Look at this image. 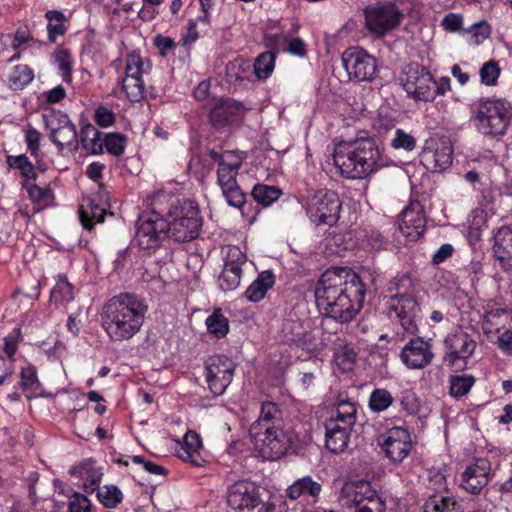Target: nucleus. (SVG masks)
Segmentation results:
<instances>
[{
	"mask_svg": "<svg viewBox=\"0 0 512 512\" xmlns=\"http://www.w3.org/2000/svg\"><path fill=\"white\" fill-rule=\"evenodd\" d=\"M365 284L347 267H331L316 282L314 296L319 312L340 323H349L361 310Z\"/></svg>",
	"mask_w": 512,
	"mask_h": 512,
	"instance_id": "obj_1",
	"label": "nucleus"
},
{
	"mask_svg": "<svg viewBox=\"0 0 512 512\" xmlns=\"http://www.w3.org/2000/svg\"><path fill=\"white\" fill-rule=\"evenodd\" d=\"M274 283V274L269 270L262 271L246 289L244 295L249 301L258 302L265 297L267 291L273 287Z\"/></svg>",
	"mask_w": 512,
	"mask_h": 512,
	"instance_id": "obj_32",
	"label": "nucleus"
},
{
	"mask_svg": "<svg viewBox=\"0 0 512 512\" xmlns=\"http://www.w3.org/2000/svg\"><path fill=\"white\" fill-rule=\"evenodd\" d=\"M29 197L35 202L47 201L52 196L49 188H41L36 184H32L27 188Z\"/></svg>",
	"mask_w": 512,
	"mask_h": 512,
	"instance_id": "obj_64",
	"label": "nucleus"
},
{
	"mask_svg": "<svg viewBox=\"0 0 512 512\" xmlns=\"http://www.w3.org/2000/svg\"><path fill=\"white\" fill-rule=\"evenodd\" d=\"M100 202H102V196L98 194L93 197H88L81 205L79 215L85 229L91 230L94 224L104 221L109 204L106 200L103 203Z\"/></svg>",
	"mask_w": 512,
	"mask_h": 512,
	"instance_id": "obj_28",
	"label": "nucleus"
},
{
	"mask_svg": "<svg viewBox=\"0 0 512 512\" xmlns=\"http://www.w3.org/2000/svg\"><path fill=\"white\" fill-rule=\"evenodd\" d=\"M96 489L99 501L108 508L116 507L123 499L121 490L115 485H105Z\"/></svg>",
	"mask_w": 512,
	"mask_h": 512,
	"instance_id": "obj_51",
	"label": "nucleus"
},
{
	"mask_svg": "<svg viewBox=\"0 0 512 512\" xmlns=\"http://www.w3.org/2000/svg\"><path fill=\"white\" fill-rule=\"evenodd\" d=\"M333 160L343 176L351 179L366 177L365 171H361V163L358 162L360 159L355 140L337 144L334 149Z\"/></svg>",
	"mask_w": 512,
	"mask_h": 512,
	"instance_id": "obj_19",
	"label": "nucleus"
},
{
	"mask_svg": "<svg viewBox=\"0 0 512 512\" xmlns=\"http://www.w3.org/2000/svg\"><path fill=\"white\" fill-rule=\"evenodd\" d=\"M121 85L131 102H139L144 98L145 87L142 78L125 75L121 80Z\"/></svg>",
	"mask_w": 512,
	"mask_h": 512,
	"instance_id": "obj_44",
	"label": "nucleus"
},
{
	"mask_svg": "<svg viewBox=\"0 0 512 512\" xmlns=\"http://www.w3.org/2000/svg\"><path fill=\"white\" fill-rule=\"evenodd\" d=\"M378 444L389 461L400 464L412 449V439L408 429L393 427L378 437Z\"/></svg>",
	"mask_w": 512,
	"mask_h": 512,
	"instance_id": "obj_18",
	"label": "nucleus"
},
{
	"mask_svg": "<svg viewBox=\"0 0 512 512\" xmlns=\"http://www.w3.org/2000/svg\"><path fill=\"white\" fill-rule=\"evenodd\" d=\"M247 257L237 246H228L224 257V266L242 269Z\"/></svg>",
	"mask_w": 512,
	"mask_h": 512,
	"instance_id": "obj_55",
	"label": "nucleus"
},
{
	"mask_svg": "<svg viewBox=\"0 0 512 512\" xmlns=\"http://www.w3.org/2000/svg\"><path fill=\"white\" fill-rule=\"evenodd\" d=\"M336 410L338 414L344 416V425L353 427L356 422V404L349 400H340L337 404Z\"/></svg>",
	"mask_w": 512,
	"mask_h": 512,
	"instance_id": "obj_57",
	"label": "nucleus"
},
{
	"mask_svg": "<svg viewBox=\"0 0 512 512\" xmlns=\"http://www.w3.org/2000/svg\"><path fill=\"white\" fill-rule=\"evenodd\" d=\"M69 474L84 480L83 488L86 493H93L98 488L103 476L101 469L96 466V461L92 458L84 459L73 465L69 469Z\"/></svg>",
	"mask_w": 512,
	"mask_h": 512,
	"instance_id": "obj_26",
	"label": "nucleus"
},
{
	"mask_svg": "<svg viewBox=\"0 0 512 512\" xmlns=\"http://www.w3.org/2000/svg\"><path fill=\"white\" fill-rule=\"evenodd\" d=\"M399 82L407 95L415 101H433V76L423 65L417 62L405 65L401 70Z\"/></svg>",
	"mask_w": 512,
	"mask_h": 512,
	"instance_id": "obj_13",
	"label": "nucleus"
},
{
	"mask_svg": "<svg viewBox=\"0 0 512 512\" xmlns=\"http://www.w3.org/2000/svg\"><path fill=\"white\" fill-rule=\"evenodd\" d=\"M453 148L449 141L430 140L421 153V161L432 172H442L450 167Z\"/></svg>",
	"mask_w": 512,
	"mask_h": 512,
	"instance_id": "obj_21",
	"label": "nucleus"
},
{
	"mask_svg": "<svg viewBox=\"0 0 512 512\" xmlns=\"http://www.w3.org/2000/svg\"><path fill=\"white\" fill-rule=\"evenodd\" d=\"M20 379V387L26 392V397L30 399L40 388V382L35 367L28 366L22 368Z\"/></svg>",
	"mask_w": 512,
	"mask_h": 512,
	"instance_id": "obj_48",
	"label": "nucleus"
},
{
	"mask_svg": "<svg viewBox=\"0 0 512 512\" xmlns=\"http://www.w3.org/2000/svg\"><path fill=\"white\" fill-rule=\"evenodd\" d=\"M443 344L446 349L442 359L443 363L456 372L467 367V361L473 355L477 346L471 335L463 331L447 335Z\"/></svg>",
	"mask_w": 512,
	"mask_h": 512,
	"instance_id": "obj_15",
	"label": "nucleus"
},
{
	"mask_svg": "<svg viewBox=\"0 0 512 512\" xmlns=\"http://www.w3.org/2000/svg\"><path fill=\"white\" fill-rule=\"evenodd\" d=\"M493 252L505 272L512 271V226H503L494 235Z\"/></svg>",
	"mask_w": 512,
	"mask_h": 512,
	"instance_id": "obj_27",
	"label": "nucleus"
},
{
	"mask_svg": "<svg viewBox=\"0 0 512 512\" xmlns=\"http://www.w3.org/2000/svg\"><path fill=\"white\" fill-rule=\"evenodd\" d=\"M321 491V483L313 480L311 476H304L297 479L286 489V496L291 500H297L300 497H310L315 503Z\"/></svg>",
	"mask_w": 512,
	"mask_h": 512,
	"instance_id": "obj_31",
	"label": "nucleus"
},
{
	"mask_svg": "<svg viewBox=\"0 0 512 512\" xmlns=\"http://www.w3.org/2000/svg\"><path fill=\"white\" fill-rule=\"evenodd\" d=\"M241 277L242 269L223 265V269L218 276V286L224 292L233 291L240 285Z\"/></svg>",
	"mask_w": 512,
	"mask_h": 512,
	"instance_id": "obj_45",
	"label": "nucleus"
},
{
	"mask_svg": "<svg viewBox=\"0 0 512 512\" xmlns=\"http://www.w3.org/2000/svg\"><path fill=\"white\" fill-rule=\"evenodd\" d=\"M156 194L149 198L148 211L143 212L136 223L135 242L148 254L158 250L170 237L169 224L164 214L156 209Z\"/></svg>",
	"mask_w": 512,
	"mask_h": 512,
	"instance_id": "obj_6",
	"label": "nucleus"
},
{
	"mask_svg": "<svg viewBox=\"0 0 512 512\" xmlns=\"http://www.w3.org/2000/svg\"><path fill=\"white\" fill-rule=\"evenodd\" d=\"M206 325L208 331L217 338H223L229 331V321L219 310L208 316Z\"/></svg>",
	"mask_w": 512,
	"mask_h": 512,
	"instance_id": "obj_50",
	"label": "nucleus"
},
{
	"mask_svg": "<svg viewBox=\"0 0 512 512\" xmlns=\"http://www.w3.org/2000/svg\"><path fill=\"white\" fill-rule=\"evenodd\" d=\"M339 503L343 508L354 509V512H386V503L365 481L345 483L339 495Z\"/></svg>",
	"mask_w": 512,
	"mask_h": 512,
	"instance_id": "obj_9",
	"label": "nucleus"
},
{
	"mask_svg": "<svg viewBox=\"0 0 512 512\" xmlns=\"http://www.w3.org/2000/svg\"><path fill=\"white\" fill-rule=\"evenodd\" d=\"M95 122L101 127H109L115 122V114L105 106H99L94 114Z\"/></svg>",
	"mask_w": 512,
	"mask_h": 512,
	"instance_id": "obj_60",
	"label": "nucleus"
},
{
	"mask_svg": "<svg viewBox=\"0 0 512 512\" xmlns=\"http://www.w3.org/2000/svg\"><path fill=\"white\" fill-rule=\"evenodd\" d=\"M79 143H81L82 148L89 154L99 155L103 153L101 133L92 124H86L81 128Z\"/></svg>",
	"mask_w": 512,
	"mask_h": 512,
	"instance_id": "obj_33",
	"label": "nucleus"
},
{
	"mask_svg": "<svg viewBox=\"0 0 512 512\" xmlns=\"http://www.w3.org/2000/svg\"><path fill=\"white\" fill-rule=\"evenodd\" d=\"M394 403L391 392L384 388H375L368 401V407L372 412L381 413L386 411Z\"/></svg>",
	"mask_w": 512,
	"mask_h": 512,
	"instance_id": "obj_41",
	"label": "nucleus"
},
{
	"mask_svg": "<svg viewBox=\"0 0 512 512\" xmlns=\"http://www.w3.org/2000/svg\"><path fill=\"white\" fill-rule=\"evenodd\" d=\"M234 362L224 355H214L205 362V378L208 388L215 396L222 395L232 382Z\"/></svg>",
	"mask_w": 512,
	"mask_h": 512,
	"instance_id": "obj_17",
	"label": "nucleus"
},
{
	"mask_svg": "<svg viewBox=\"0 0 512 512\" xmlns=\"http://www.w3.org/2000/svg\"><path fill=\"white\" fill-rule=\"evenodd\" d=\"M7 164L10 168L19 170L21 176L27 180H35L37 177L33 164L24 154L18 156H8Z\"/></svg>",
	"mask_w": 512,
	"mask_h": 512,
	"instance_id": "obj_49",
	"label": "nucleus"
},
{
	"mask_svg": "<svg viewBox=\"0 0 512 512\" xmlns=\"http://www.w3.org/2000/svg\"><path fill=\"white\" fill-rule=\"evenodd\" d=\"M392 285L398 292L392 295L388 301L390 315L395 314L403 329L411 334L418 331L417 321L420 317V306L414 296L408 293L412 282L407 275L395 278Z\"/></svg>",
	"mask_w": 512,
	"mask_h": 512,
	"instance_id": "obj_8",
	"label": "nucleus"
},
{
	"mask_svg": "<svg viewBox=\"0 0 512 512\" xmlns=\"http://www.w3.org/2000/svg\"><path fill=\"white\" fill-rule=\"evenodd\" d=\"M358 148L361 171H365L366 177L382 168L385 163L382 159L380 149L373 138L355 139Z\"/></svg>",
	"mask_w": 512,
	"mask_h": 512,
	"instance_id": "obj_24",
	"label": "nucleus"
},
{
	"mask_svg": "<svg viewBox=\"0 0 512 512\" xmlns=\"http://www.w3.org/2000/svg\"><path fill=\"white\" fill-rule=\"evenodd\" d=\"M276 53L266 51L261 53L255 60L254 72L258 79H267L274 70Z\"/></svg>",
	"mask_w": 512,
	"mask_h": 512,
	"instance_id": "obj_46",
	"label": "nucleus"
},
{
	"mask_svg": "<svg viewBox=\"0 0 512 512\" xmlns=\"http://www.w3.org/2000/svg\"><path fill=\"white\" fill-rule=\"evenodd\" d=\"M281 419V411L278 406L273 402H264L261 406V413L258 420L254 421L251 426L257 425L256 431L277 426L275 423Z\"/></svg>",
	"mask_w": 512,
	"mask_h": 512,
	"instance_id": "obj_35",
	"label": "nucleus"
},
{
	"mask_svg": "<svg viewBox=\"0 0 512 512\" xmlns=\"http://www.w3.org/2000/svg\"><path fill=\"white\" fill-rule=\"evenodd\" d=\"M282 333L285 341L289 344L307 349L312 345L311 333L304 326V322L298 318H287L282 325Z\"/></svg>",
	"mask_w": 512,
	"mask_h": 512,
	"instance_id": "obj_29",
	"label": "nucleus"
},
{
	"mask_svg": "<svg viewBox=\"0 0 512 512\" xmlns=\"http://www.w3.org/2000/svg\"><path fill=\"white\" fill-rule=\"evenodd\" d=\"M42 118L49 138L57 146L59 152L65 148L71 152L78 151L79 139L76 126L67 114L53 110L43 114Z\"/></svg>",
	"mask_w": 512,
	"mask_h": 512,
	"instance_id": "obj_12",
	"label": "nucleus"
},
{
	"mask_svg": "<svg viewBox=\"0 0 512 512\" xmlns=\"http://www.w3.org/2000/svg\"><path fill=\"white\" fill-rule=\"evenodd\" d=\"M363 13L367 29L378 37L397 28L404 19L403 11L390 1L370 4Z\"/></svg>",
	"mask_w": 512,
	"mask_h": 512,
	"instance_id": "obj_10",
	"label": "nucleus"
},
{
	"mask_svg": "<svg viewBox=\"0 0 512 512\" xmlns=\"http://www.w3.org/2000/svg\"><path fill=\"white\" fill-rule=\"evenodd\" d=\"M48 20L47 33L50 42H55L58 36H62L66 33L67 27L65 22L66 16L58 10H49L45 14Z\"/></svg>",
	"mask_w": 512,
	"mask_h": 512,
	"instance_id": "obj_36",
	"label": "nucleus"
},
{
	"mask_svg": "<svg viewBox=\"0 0 512 512\" xmlns=\"http://www.w3.org/2000/svg\"><path fill=\"white\" fill-rule=\"evenodd\" d=\"M449 383V394L452 397L459 398L471 390L475 383V378L468 374L453 375L450 377Z\"/></svg>",
	"mask_w": 512,
	"mask_h": 512,
	"instance_id": "obj_47",
	"label": "nucleus"
},
{
	"mask_svg": "<svg viewBox=\"0 0 512 512\" xmlns=\"http://www.w3.org/2000/svg\"><path fill=\"white\" fill-rule=\"evenodd\" d=\"M466 32L471 35L473 43L478 45L489 37L491 29L487 22L481 21L470 26Z\"/></svg>",
	"mask_w": 512,
	"mask_h": 512,
	"instance_id": "obj_58",
	"label": "nucleus"
},
{
	"mask_svg": "<svg viewBox=\"0 0 512 512\" xmlns=\"http://www.w3.org/2000/svg\"><path fill=\"white\" fill-rule=\"evenodd\" d=\"M41 134L34 127L29 126L25 131V142L27 150L32 156L37 157L40 151Z\"/></svg>",
	"mask_w": 512,
	"mask_h": 512,
	"instance_id": "obj_59",
	"label": "nucleus"
},
{
	"mask_svg": "<svg viewBox=\"0 0 512 512\" xmlns=\"http://www.w3.org/2000/svg\"><path fill=\"white\" fill-rule=\"evenodd\" d=\"M342 64L350 80L372 81L377 72L376 58L360 47H349L341 56Z\"/></svg>",
	"mask_w": 512,
	"mask_h": 512,
	"instance_id": "obj_16",
	"label": "nucleus"
},
{
	"mask_svg": "<svg viewBox=\"0 0 512 512\" xmlns=\"http://www.w3.org/2000/svg\"><path fill=\"white\" fill-rule=\"evenodd\" d=\"M55 506L59 511L66 506L67 512H92V504L89 498L80 492H73L68 495L67 502L57 501Z\"/></svg>",
	"mask_w": 512,
	"mask_h": 512,
	"instance_id": "obj_40",
	"label": "nucleus"
},
{
	"mask_svg": "<svg viewBox=\"0 0 512 512\" xmlns=\"http://www.w3.org/2000/svg\"><path fill=\"white\" fill-rule=\"evenodd\" d=\"M357 352L351 343L339 342L334 348V361L342 372H350L356 363Z\"/></svg>",
	"mask_w": 512,
	"mask_h": 512,
	"instance_id": "obj_34",
	"label": "nucleus"
},
{
	"mask_svg": "<svg viewBox=\"0 0 512 512\" xmlns=\"http://www.w3.org/2000/svg\"><path fill=\"white\" fill-rule=\"evenodd\" d=\"M151 69L149 60H144L138 51H132L126 57L125 75L142 78Z\"/></svg>",
	"mask_w": 512,
	"mask_h": 512,
	"instance_id": "obj_43",
	"label": "nucleus"
},
{
	"mask_svg": "<svg viewBox=\"0 0 512 512\" xmlns=\"http://www.w3.org/2000/svg\"><path fill=\"white\" fill-rule=\"evenodd\" d=\"M178 457L194 467H203L206 463L205 458L201 455L199 451H187V450H179Z\"/></svg>",
	"mask_w": 512,
	"mask_h": 512,
	"instance_id": "obj_62",
	"label": "nucleus"
},
{
	"mask_svg": "<svg viewBox=\"0 0 512 512\" xmlns=\"http://www.w3.org/2000/svg\"><path fill=\"white\" fill-rule=\"evenodd\" d=\"M243 112L241 103L232 99L219 100L209 113V121L216 129L223 128L236 121Z\"/></svg>",
	"mask_w": 512,
	"mask_h": 512,
	"instance_id": "obj_25",
	"label": "nucleus"
},
{
	"mask_svg": "<svg viewBox=\"0 0 512 512\" xmlns=\"http://www.w3.org/2000/svg\"><path fill=\"white\" fill-rule=\"evenodd\" d=\"M55 60L58 63L62 79L66 83L72 80V57L66 49H59L55 53Z\"/></svg>",
	"mask_w": 512,
	"mask_h": 512,
	"instance_id": "obj_54",
	"label": "nucleus"
},
{
	"mask_svg": "<svg viewBox=\"0 0 512 512\" xmlns=\"http://www.w3.org/2000/svg\"><path fill=\"white\" fill-rule=\"evenodd\" d=\"M156 209L164 214L169 224L170 238L176 242H190L199 236L202 217L194 201H181L165 192L156 193Z\"/></svg>",
	"mask_w": 512,
	"mask_h": 512,
	"instance_id": "obj_3",
	"label": "nucleus"
},
{
	"mask_svg": "<svg viewBox=\"0 0 512 512\" xmlns=\"http://www.w3.org/2000/svg\"><path fill=\"white\" fill-rule=\"evenodd\" d=\"M148 306L132 293H120L104 305L102 326L113 342H122L136 335L143 323Z\"/></svg>",
	"mask_w": 512,
	"mask_h": 512,
	"instance_id": "obj_2",
	"label": "nucleus"
},
{
	"mask_svg": "<svg viewBox=\"0 0 512 512\" xmlns=\"http://www.w3.org/2000/svg\"><path fill=\"white\" fill-rule=\"evenodd\" d=\"M491 464L485 458H478L461 475L460 486L468 493L477 495L488 484Z\"/></svg>",
	"mask_w": 512,
	"mask_h": 512,
	"instance_id": "obj_23",
	"label": "nucleus"
},
{
	"mask_svg": "<svg viewBox=\"0 0 512 512\" xmlns=\"http://www.w3.org/2000/svg\"><path fill=\"white\" fill-rule=\"evenodd\" d=\"M434 358L431 339L422 337L411 338L402 348L400 359L408 369H423Z\"/></svg>",
	"mask_w": 512,
	"mask_h": 512,
	"instance_id": "obj_20",
	"label": "nucleus"
},
{
	"mask_svg": "<svg viewBox=\"0 0 512 512\" xmlns=\"http://www.w3.org/2000/svg\"><path fill=\"white\" fill-rule=\"evenodd\" d=\"M210 158L217 164V184L227 203L235 208L242 209L246 202V195L237 183L236 177L243 164V157L231 150L218 152L214 149L208 151Z\"/></svg>",
	"mask_w": 512,
	"mask_h": 512,
	"instance_id": "obj_5",
	"label": "nucleus"
},
{
	"mask_svg": "<svg viewBox=\"0 0 512 512\" xmlns=\"http://www.w3.org/2000/svg\"><path fill=\"white\" fill-rule=\"evenodd\" d=\"M34 78L33 70L28 65L19 64L13 67L8 75V83L12 90H22Z\"/></svg>",
	"mask_w": 512,
	"mask_h": 512,
	"instance_id": "obj_37",
	"label": "nucleus"
},
{
	"mask_svg": "<svg viewBox=\"0 0 512 512\" xmlns=\"http://www.w3.org/2000/svg\"><path fill=\"white\" fill-rule=\"evenodd\" d=\"M257 425L250 426L249 436L254 443L255 450L268 461H274L284 456L293 448L298 437L291 430H284L280 426H271L261 431H256Z\"/></svg>",
	"mask_w": 512,
	"mask_h": 512,
	"instance_id": "obj_7",
	"label": "nucleus"
},
{
	"mask_svg": "<svg viewBox=\"0 0 512 512\" xmlns=\"http://www.w3.org/2000/svg\"><path fill=\"white\" fill-rule=\"evenodd\" d=\"M400 404L409 414L415 413L418 409L416 395L411 390H405L401 393Z\"/></svg>",
	"mask_w": 512,
	"mask_h": 512,
	"instance_id": "obj_63",
	"label": "nucleus"
},
{
	"mask_svg": "<svg viewBox=\"0 0 512 512\" xmlns=\"http://www.w3.org/2000/svg\"><path fill=\"white\" fill-rule=\"evenodd\" d=\"M127 144V137L121 133H107L103 139V148L113 156H121Z\"/></svg>",
	"mask_w": 512,
	"mask_h": 512,
	"instance_id": "obj_52",
	"label": "nucleus"
},
{
	"mask_svg": "<svg viewBox=\"0 0 512 512\" xmlns=\"http://www.w3.org/2000/svg\"><path fill=\"white\" fill-rule=\"evenodd\" d=\"M324 426L326 448L334 454L343 452L348 446L352 427L338 426L333 421H326Z\"/></svg>",
	"mask_w": 512,
	"mask_h": 512,
	"instance_id": "obj_30",
	"label": "nucleus"
},
{
	"mask_svg": "<svg viewBox=\"0 0 512 512\" xmlns=\"http://www.w3.org/2000/svg\"><path fill=\"white\" fill-rule=\"evenodd\" d=\"M74 299L73 285L66 275L59 274L55 286L51 291V300L55 303H68Z\"/></svg>",
	"mask_w": 512,
	"mask_h": 512,
	"instance_id": "obj_42",
	"label": "nucleus"
},
{
	"mask_svg": "<svg viewBox=\"0 0 512 512\" xmlns=\"http://www.w3.org/2000/svg\"><path fill=\"white\" fill-rule=\"evenodd\" d=\"M340 210V198L332 190L315 191L306 204L307 215L316 225H334L339 220Z\"/></svg>",
	"mask_w": 512,
	"mask_h": 512,
	"instance_id": "obj_14",
	"label": "nucleus"
},
{
	"mask_svg": "<svg viewBox=\"0 0 512 512\" xmlns=\"http://www.w3.org/2000/svg\"><path fill=\"white\" fill-rule=\"evenodd\" d=\"M391 146L395 149L401 148L406 151H412L416 147V139L404 130L397 129L391 141Z\"/></svg>",
	"mask_w": 512,
	"mask_h": 512,
	"instance_id": "obj_56",
	"label": "nucleus"
},
{
	"mask_svg": "<svg viewBox=\"0 0 512 512\" xmlns=\"http://www.w3.org/2000/svg\"><path fill=\"white\" fill-rule=\"evenodd\" d=\"M282 195V191L275 187L265 184H256L251 192V196L258 204L263 207L270 206L273 202L277 201Z\"/></svg>",
	"mask_w": 512,
	"mask_h": 512,
	"instance_id": "obj_39",
	"label": "nucleus"
},
{
	"mask_svg": "<svg viewBox=\"0 0 512 512\" xmlns=\"http://www.w3.org/2000/svg\"><path fill=\"white\" fill-rule=\"evenodd\" d=\"M227 503L233 509L249 512H275L276 506L261 498L259 487L252 481L239 480L227 491Z\"/></svg>",
	"mask_w": 512,
	"mask_h": 512,
	"instance_id": "obj_11",
	"label": "nucleus"
},
{
	"mask_svg": "<svg viewBox=\"0 0 512 512\" xmlns=\"http://www.w3.org/2000/svg\"><path fill=\"white\" fill-rule=\"evenodd\" d=\"M20 335V329L15 328L13 333L8 334L4 338V352L8 356V360L14 362V355L18 349L17 338Z\"/></svg>",
	"mask_w": 512,
	"mask_h": 512,
	"instance_id": "obj_61",
	"label": "nucleus"
},
{
	"mask_svg": "<svg viewBox=\"0 0 512 512\" xmlns=\"http://www.w3.org/2000/svg\"><path fill=\"white\" fill-rule=\"evenodd\" d=\"M399 229L410 241H417L425 232L426 217L423 205L413 200L400 215Z\"/></svg>",
	"mask_w": 512,
	"mask_h": 512,
	"instance_id": "obj_22",
	"label": "nucleus"
},
{
	"mask_svg": "<svg viewBox=\"0 0 512 512\" xmlns=\"http://www.w3.org/2000/svg\"><path fill=\"white\" fill-rule=\"evenodd\" d=\"M471 122L485 137L504 136L512 124V105L502 98L482 97L471 108Z\"/></svg>",
	"mask_w": 512,
	"mask_h": 512,
	"instance_id": "obj_4",
	"label": "nucleus"
},
{
	"mask_svg": "<svg viewBox=\"0 0 512 512\" xmlns=\"http://www.w3.org/2000/svg\"><path fill=\"white\" fill-rule=\"evenodd\" d=\"M501 69L496 60L485 62L479 70L481 83L486 86H494L500 76Z\"/></svg>",
	"mask_w": 512,
	"mask_h": 512,
	"instance_id": "obj_53",
	"label": "nucleus"
},
{
	"mask_svg": "<svg viewBox=\"0 0 512 512\" xmlns=\"http://www.w3.org/2000/svg\"><path fill=\"white\" fill-rule=\"evenodd\" d=\"M425 512H461V505L452 496H433L426 502Z\"/></svg>",
	"mask_w": 512,
	"mask_h": 512,
	"instance_id": "obj_38",
	"label": "nucleus"
}]
</instances>
